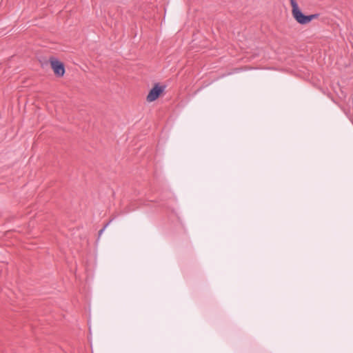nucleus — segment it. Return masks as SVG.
Masks as SVG:
<instances>
[{"label": "nucleus", "mask_w": 353, "mask_h": 353, "mask_svg": "<svg viewBox=\"0 0 353 353\" xmlns=\"http://www.w3.org/2000/svg\"><path fill=\"white\" fill-rule=\"evenodd\" d=\"M165 88V85H160L159 83H155L154 85L149 91V93L146 97L147 101L148 102L156 101L164 92Z\"/></svg>", "instance_id": "f03ea898"}, {"label": "nucleus", "mask_w": 353, "mask_h": 353, "mask_svg": "<svg viewBox=\"0 0 353 353\" xmlns=\"http://www.w3.org/2000/svg\"><path fill=\"white\" fill-rule=\"evenodd\" d=\"M292 6V14L294 19L300 24L303 25L305 15L303 14L299 8L298 4L295 0H290Z\"/></svg>", "instance_id": "7ed1b4c3"}, {"label": "nucleus", "mask_w": 353, "mask_h": 353, "mask_svg": "<svg viewBox=\"0 0 353 353\" xmlns=\"http://www.w3.org/2000/svg\"><path fill=\"white\" fill-rule=\"evenodd\" d=\"M112 220H110L108 223H107L102 229H101L99 231V236H100L103 232L105 231V230L106 229V228L109 225V224L111 223Z\"/></svg>", "instance_id": "39448f33"}, {"label": "nucleus", "mask_w": 353, "mask_h": 353, "mask_svg": "<svg viewBox=\"0 0 353 353\" xmlns=\"http://www.w3.org/2000/svg\"><path fill=\"white\" fill-rule=\"evenodd\" d=\"M49 61L54 74L58 77H63L65 72L63 63L54 57H51L49 59Z\"/></svg>", "instance_id": "f257e3e1"}, {"label": "nucleus", "mask_w": 353, "mask_h": 353, "mask_svg": "<svg viewBox=\"0 0 353 353\" xmlns=\"http://www.w3.org/2000/svg\"><path fill=\"white\" fill-rule=\"evenodd\" d=\"M319 14H314L310 15H305V21H303V24H307L310 23L312 20L317 19L319 17Z\"/></svg>", "instance_id": "20e7f679"}]
</instances>
